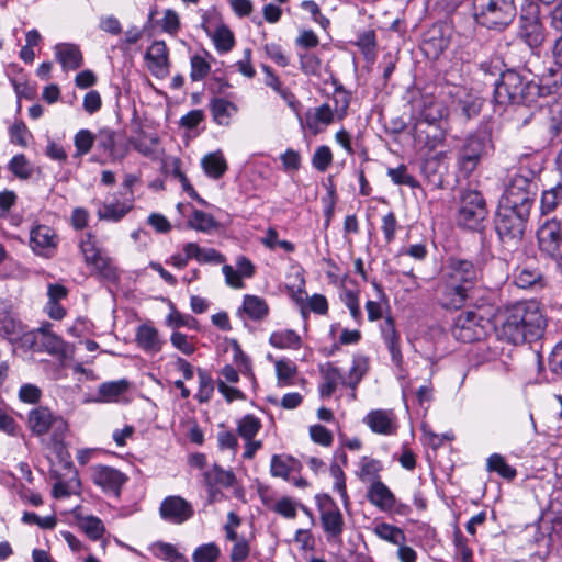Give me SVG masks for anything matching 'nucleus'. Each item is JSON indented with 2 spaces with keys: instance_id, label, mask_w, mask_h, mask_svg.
<instances>
[{
  "instance_id": "f257e3e1",
  "label": "nucleus",
  "mask_w": 562,
  "mask_h": 562,
  "mask_svg": "<svg viewBox=\"0 0 562 562\" xmlns=\"http://www.w3.org/2000/svg\"><path fill=\"white\" fill-rule=\"evenodd\" d=\"M546 326L547 319L539 302L519 301L499 312L495 333L499 340L520 345L539 339Z\"/></svg>"
},
{
  "instance_id": "f03ea898",
  "label": "nucleus",
  "mask_w": 562,
  "mask_h": 562,
  "mask_svg": "<svg viewBox=\"0 0 562 562\" xmlns=\"http://www.w3.org/2000/svg\"><path fill=\"white\" fill-rule=\"evenodd\" d=\"M539 98L536 82L516 69H507L494 83V101L498 105L531 108Z\"/></svg>"
},
{
  "instance_id": "7ed1b4c3",
  "label": "nucleus",
  "mask_w": 562,
  "mask_h": 562,
  "mask_svg": "<svg viewBox=\"0 0 562 562\" xmlns=\"http://www.w3.org/2000/svg\"><path fill=\"white\" fill-rule=\"evenodd\" d=\"M538 171L520 166L507 176L499 203L531 210L538 191Z\"/></svg>"
},
{
  "instance_id": "20e7f679",
  "label": "nucleus",
  "mask_w": 562,
  "mask_h": 562,
  "mask_svg": "<svg viewBox=\"0 0 562 562\" xmlns=\"http://www.w3.org/2000/svg\"><path fill=\"white\" fill-rule=\"evenodd\" d=\"M494 144L485 131L470 133L457 150V167L464 177H470L481 162L492 155Z\"/></svg>"
},
{
  "instance_id": "39448f33",
  "label": "nucleus",
  "mask_w": 562,
  "mask_h": 562,
  "mask_svg": "<svg viewBox=\"0 0 562 562\" xmlns=\"http://www.w3.org/2000/svg\"><path fill=\"white\" fill-rule=\"evenodd\" d=\"M475 22L486 29L502 31L516 16L515 0H471Z\"/></svg>"
},
{
  "instance_id": "423d86ee",
  "label": "nucleus",
  "mask_w": 562,
  "mask_h": 562,
  "mask_svg": "<svg viewBox=\"0 0 562 562\" xmlns=\"http://www.w3.org/2000/svg\"><path fill=\"white\" fill-rule=\"evenodd\" d=\"M531 210L498 203L494 225L503 243H517L522 239Z\"/></svg>"
},
{
  "instance_id": "0eeeda50",
  "label": "nucleus",
  "mask_w": 562,
  "mask_h": 562,
  "mask_svg": "<svg viewBox=\"0 0 562 562\" xmlns=\"http://www.w3.org/2000/svg\"><path fill=\"white\" fill-rule=\"evenodd\" d=\"M27 427L32 435L42 437L53 431L52 448L57 451L61 449L65 435L67 432V423L46 406H37L27 414Z\"/></svg>"
},
{
  "instance_id": "6e6552de",
  "label": "nucleus",
  "mask_w": 562,
  "mask_h": 562,
  "mask_svg": "<svg viewBox=\"0 0 562 562\" xmlns=\"http://www.w3.org/2000/svg\"><path fill=\"white\" fill-rule=\"evenodd\" d=\"M488 214L485 199L476 190H465L460 196V205L457 214L459 226L477 231Z\"/></svg>"
},
{
  "instance_id": "1a4fd4ad",
  "label": "nucleus",
  "mask_w": 562,
  "mask_h": 562,
  "mask_svg": "<svg viewBox=\"0 0 562 562\" xmlns=\"http://www.w3.org/2000/svg\"><path fill=\"white\" fill-rule=\"evenodd\" d=\"M537 244L541 255L552 259L562 273V222L557 217L546 220L537 229Z\"/></svg>"
},
{
  "instance_id": "9d476101",
  "label": "nucleus",
  "mask_w": 562,
  "mask_h": 562,
  "mask_svg": "<svg viewBox=\"0 0 562 562\" xmlns=\"http://www.w3.org/2000/svg\"><path fill=\"white\" fill-rule=\"evenodd\" d=\"M316 504L321 513V522L328 541L341 543L344 532V516L329 495H316Z\"/></svg>"
},
{
  "instance_id": "9b49d317",
  "label": "nucleus",
  "mask_w": 562,
  "mask_h": 562,
  "mask_svg": "<svg viewBox=\"0 0 562 562\" xmlns=\"http://www.w3.org/2000/svg\"><path fill=\"white\" fill-rule=\"evenodd\" d=\"M480 274L481 272L476 265L471 260L461 258H450L443 272V277L464 286L469 291L475 286Z\"/></svg>"
},
{
  "instance_id": "f8f14e48",
  "label": "nucleus",
  "mask_w": 562,
  "mask_h": 562,
  "mask_svg": "<svg viewBox=\"0 0 562 562\" xmlns=\"http://www.w3.org/2000/svg\"><path fill=\"white\" fill-rule=\"evenodd\" d=\"M483 317L474 312L460 314L453 322L451 335L456 340L470 344L481 339L484 334V327L481 325Z\"/></svg>"
},
{
  "instance_id": "ddd939ff",
  "label": "nucleus",
  "mask_w": 562,
  "mask_h": 562,
  "mask_svg": "<svg viewBox=\"0 0 562 562\" xmlns=\"http://www.w3.org/2000/svg\"><path fill=\"white\" fill-rule=\"evenodd\" d=\"M92 482L105 493L119 496L122 486L127 482V476L115 468L109 465H94L91 468Z\"/></svg>"
},
{
  "instance_id": "4468645a",
  "label": "nucleus",
  "mask_w": 562,
  "mask_h": 562,
  "mask_svg": "<svg viewBox=\"0 0 562 562\" xmlns=\"http://www.w3.org/2000/svg\"><path fill=\"white\" fill-rule=\"evenodd\" d=\"M469 290L442 276L437 288L439 304L446 310L463 307L469 297Z\"/></svg>"
},
{
  "instance_id": "2eb2a0df",
  "label": "nucleus",
  "mask_w": 562,
  "mask_h": 562,
  "mask_svg": "<svg viewBox=\"0 0 562 562\" xmlns=\"http://www.w3.org/2000/svg\"><path fill=\"white\" fill-rule=\"evenodd\" d=\"M518 35L533 54H538L546 41V30L536 12L529 16H520Z\"/></svg>"
},
{
  "instance_id": "dca6fc26",
  "label": "nucleus",
  "mask_w": 562,
  "mask_h": 562,
  "mask_svg": "<svg viewBox=\"0 0 562 562\" xmlns=\"http://www.w3.org/2000/svg\"><path fill=\"white\" fill-rule=\"evenodd\" d=\"M160 517L171 524H183L189 520L193 514L192 505L181 496H167L159 507Z\"/></svg>"
},
{
  "instance_id": "f3484780",
  "label": "nucleus",
  "mask_w": 562,
  "mask_h": 562,
  "mask_svg": "<svg viewBox=\"0 0 562 562\" xmlns=\"http://www.w3.org/2000/svg\"><path fill=\"white\" fill-rule=\"evenodd\" d=\"M58 236L47 225H36L30 232V247L38 256L49 258L54 255Z\"/></svg>"
},
{
  "instance_id": "a211bd4d",
  "label": "nucleus",
  "mask_w": 562,
  "mask_h": 562,
  "mask_svg": "<svg viewBox=\"0 0 562 562\" xmlns=\"http://www.w3.org/2000/svg\"><path fill=\"white\" fill-rule=\"evenodd\" d=\"M169 52L164 41H155L145 54V61L150 74L159 79L169 75Z\"/></svg>"
},
{
  "instance_id": "6ab92c4d",
  "label": "nucleus",
  "mask_w": 562,
  "mask_h": 562,
  "mask_svg": "<svg viewBox=\"0 0 562 562\" xmlns=\"http://www.w3.org/2000/svg\"><path fill=\"white\" fill-rule=\"evenodd\" d=\"M372 432L391 436L397 431L396 415L391 409H372L363 418Z\"/></svg>"
},
{
  "instance_id": "aec40b11",
  "label": "nucleus",
  "mask_w": 562,
  "mask_h": 562,
  "mask_svg": "<svg viewBox=\"0 0 562 562\" xmlns=\"http://www.w3.org/2000/svg\"><path fill=\"white\" fill-rule=\"evenodd\" d=\"M513 278L514 283L520 289L537 291L546 286V279L541 271L530 266L517 267Z\"/></svg>"
},
{
  "instance_id": "412c9836",
  "label": "nucleus",
  "mask_w": 562,
  "mask_h": 562,
  "mask_svg": "<svg viewBox=\"0 0 562 562\" xmlns=\"http://www.w3.org/2000/svg\"><path fill=\"white\" fill-rule=\"evenodd\" d=\"M335 117L336 114L331 106L328 103H323L317 108L310 109L305 113V125L314 134H317L322 131V126L331 124Z\"/></svg>"
},
{
  "instance_id": "4be33fe9",
  "label": "nucleus",
  "mask_w": 562,
  "mask_h": 562,
  "mask_svg": "<svg viewBox=\"0 0 562 562\" xmlns=\"http://www.w3.org/2000/svg\"><path fill=\"white\" fill-rule=\"evenodd\" d=\"M54 50L56 59L64 70H75L81 67L83 57L77 45L60 43L55 46Z\"/></svg>"
},
{
  "instance_id": "5701e85b",
  "label": "nucleus",
  "mask_w": 562,
  "mask_h": 562,
  "mask_svg": "<svg viewBox=\"0 0 562 562\" xmlns=\"http://www.w3.org/2000/svg\"><path fill=\"white\" fill-rule=\"evenodd\" d=\"M323 382L319 385L322 397H330L339 384L342 385L345 375L331 362H327L319 368Z\"/></svg>"
},
{
  "instance_id": "b1692460",
  "label": "nucleus",
  "mask_w": 562,
  "mask_h": 562,
  "mask_svg": "<svg viewBox=\"0 0 562 562\" xmlns=\"http://www.w3.org/2000/svg\"><path fill=\"white\" fill-rule=\"evenodd\" d=\"M539 210L541 215L562 212V178L541 192Z\"/></svg>"
},
{
  "instance_id": "393cba45",
  "label": "nucleus",
  "mask_w": 562,
  "mask_h": 562,
  "mask_svg": "<svg viewBox=\"0 0 562 562\" xmlns=\"http://www.w3.org/2000/svg\"><path fill=\"white\" fill-rule=\"evenodd\" d=\"M367 497L371 504L381 510H390L395 505V496L381 481H375L368 490Z\"/></svg>"
},
{
  "instance_id": "a878e982",
  "label": "nucleus",
  "mask_w": 562,
  "mask_h": 562,
  "mask_svg": "<svg viewBox=\"0 0 562 562\" xmlns=\"http://www.w3.org/2000/svg\"><path fill=\"white\" fill-rule=\"evenodd\" d=\"M539 90V97L555 94L562 87V68L549 67L540 76L539 82H536Z\"/></svg>"
},
{
  "instance_id": "bb28decb",
  "label": "nucleus",
  "mask_w": 562,
  "mask_h": 562,
  "mask_svg": "<svg viewBox=\"0 0 562 562\" xmlns=\"http://www.w3.org/2000/svg\"><path fill=\"white\" fill-rule=\"evenodd\" d=\"M133 209V200L124 199V201H110L104 202L102 207L98 211L100 220L119 222Z\"/></svg>"
},
{
  "instance_id": "cd10ccee",
  "label": "nucleus",
  "mask_w": 562,
  "mask_h": 562,
  "mask_svg": "<svg viewBox=\"0 0 562 562\" xmlns=\"http://www.w3.org/2000/svg\"><path fill=\"white\" fill-rule=\"evenodd\" d=\"M137 345L146 352L156 353L161 350L162 342L155 327L143 324L136 331Z\"/></svg>"
},
{
  "instance_id": "c85d7f7f",
  "label": "nucleus",
  "mask_w": 562,
  "mask_h": 562,
  "mask_svg": "<svg viewBox=\"0 0 562 562\" xmlns=\"http://www.w3.org/2000/svg\"><path fill=\"white\" fill-rule=\"evenodd\" d=\"M204 481L207 487H232L236 483V476L231 470H224L218 464H213L204 472Z\"/></svg>"
},
{
  "instance_id": "c756f323",
  "label": "nucleus",
  "mask_w": 562,
  "mask_h": 562,
  "mask_svg": "<svg viewBox=\"0 0 562 562\" xmlns=\"http://www.w3.org/2000/svg\"><path fill=\"white\" fill-rule=\"evenodd\" d=\"M369 371V360L366 356L356 355L352 359V366L349 369L348 374L342 381V385L355 391L363 376Z\"/></svg>"
},
{
  "instance_id": "7c9ffc66",
  "label": "nucleus",
  "mask_w": 562,
  "mask_h": 562,
  "mask_svg": "<svg viewBox=\"0 0 562 562\" xmlns=\"http://www.w3.org/2000/svg\"><path fill=\"white\" fill-rule=\"evenodd\" d=\"M456 95L458 97L459 110L467 120H471L479 115L483 104L481 98L468 93L465 89H458Z\"/></svg>"
},
{
  "instance_id": "2f4dec72",
  "label": "nucleus",
  "mask_w": 562,
  "mask_h": 562,
  "mask_svg": "<svg viewBox=\"0 0 562 562\" xmlns=\"http://www.w3.org/2000/svg\"><path fill=\"white\" fill-rule=\"evenodd\" d=\"M383 340L391 353L392 361L400 366L403 357L400 348V335L394 327V323L391 318H387L385 326L382 329Z\"/></svg>"
},
{
  "instance_id": "473e14b6",
  "label": "nucleus",
  "mask_w": 562,
  "mask_h": 562,
  "mask_svg": "<svg viewBox=\"0 0 562 562\" xmlns=\"http://www.w3.org/2000/svg\"><path fill=\"white\" fill-rule=\"evenodd\" d=\"M78 527L91 539L99 540L105 532L103 521L93 515H75Z\"/></svg>"
},
{
  "instance_id": "72a5a7b5",
  "label": "nucleus",
  "mask_w": 562,
  "mask_h": 562,
  "mask_svg": "<svg viewBox=\"0 0 562 562\" xmlns=\"http://www.w3.org/2000/svg\"><path fill=\"white\" fill-rule=\"evenodd\" d=\"M130 382L126 379L117 381L104 382L99 385L98 401L100 402H116L120 396L127 392Z\"/></svg>"
},
{
  "instance_id": "f704fd0d",
  "label": "nucleus",
  "mask_w": 562,
  "mask_h": 562,
  "mask_svg": "<svg viewBox=\"0 0 562 562\" xmlns=\"http://www.w3.org/2000/svg\"><path fill=\"white\" fill-rule=\"evenodd\" d=\"M201 165L206 176L213 179H220L227 170L226 160L220 150L205 155Z\"/></svg>"
},
{
  "instance_id": "c9c22d12",
  "label": "nucleus",
  "mask_w": 562,
  "mask_h": 562,
  "mask_svg": "<svg viewBox=\"0 0 562 562\" xmlns=\"http://www.w3.org/2000/svg\"><path fill=\"white\" fill-rule=\"evenodd\" d=\"M211 113L213 120L218 125H228L231 116L237 111L236 105L223 98H215L211 101L210 104Z\"/></svg>"
},
{
  "instance_id": "e433bc0d",
  "label": "nucleus",
  "mask_w": 562,
  "mask_h": 562,
  "mask_svg": "<svg viewBox=\"0 0 562 562\" xmlns=\"http://www.w3.org/2000/svg\"><path fill=\"white\" fill-rule=\"evenodd\" d=\"M269 342L278 349H299L301 347V337L292 329H284L272 333Z\"/></svg>"
},
{
  "instance_id": "4c0bfd02",
  "label": "nucleus",
  "mask_w": 562,
  "mask_h": 562,
  "mask_svg": "<svg viewBox=\"0 0 562 562\" xmlns=\"http://www.w3.org/2000/svg\"><path fill=\"white\" fill-rule=\"evenodd\" d=\"M278 386L285 387L294 384L297 375L296 364L289 359H280L274 362Z\"/></svg>"
},
{
  "instance_id": "58836bf2",
  "label": "nucleus",
  "mask_w": 562,
  "mask_h": 562,
  "mask_svg": "<svg viewBox=\"0 0 562 562\" xmlns=\"http://www.w3.org/2000/svg\"><path fill=\"white\" fill-rule=\"evenodd\" d=\"M299 462L290 456L274 454L271 458L270 472L272 476L289 480V474L294 471Z\"/></svg>"
},
{
  "instance_id": "ea45409f",
  "label": "nucleus",
  "mask_w": 562,
  "mask_h": 562,
  "mask_svg": "<svg viewBox=\"0 0 562 562\" xmlns=\"http://www.w3.org/2000/svg\"><path fill=\"white\" fill-rule=\"evenodd\" d=\"M243 310L254 321L265 318L269 312L266 301L256 295H245Z\"/></svg>"
},
{
  "instance_id": "a19ab883",
  "label": "nucleus",
  "mask_w": 562,
  "mask_h": 562,
  "mask_svg": "<svg viewBox=\"0 0 562 562\" xmlns=\"http://www.w3.org/2000/svg\"><path fill=\"white\" fill-rule=\"evenodd\" d=\"M334 85L335 90L333 93V111L336 114V117L340 121L347 115L348 108L351 101V94L344 88V86L340 82L335 80Z\"/></svg>"
},
{
  "instance_id": "79ce46f5",
  "label": "nucleus",
  "mask_w": 562,
  "mask_h": 562,
  "mask_svg": "<svg viewBox=\"0 0 562 562\" xmlns=\"http://www.w3.org/2000/svg\"><path fill=\"white\" fill-rule=\"evenodd\" d=\"M486 469L490 472H496L505 480H513L517 475L516 469L509 465L499 453H493L487 458Z\"/></svg>"
},
{
  "instance_id": "37998d69",
  "label": "nucleus",
  "mask_w": 562,
  "mask_h": 562,
  "mask_svg": "<svg viewBox=\"0 0 562 562\" xmlns=\"http://www.w3.org/2000/svg\"><path fill=\"white\" fill-rule=\"evenodd\" d=\"M90 266L100 278L111 282L119 280L117 269L108 256L101 254Z\"/></svg>"
},
{
  "instance_id": "c03bdc74",
  "label": "nucleus",
  "mask_w": 562,
  "mask_h": 562,
  "mask_svg": "<svg viewBox=\"0 0 562 562\" xmlns=\"http://www.w3.org/2000/svg\"><path fill=\"white\" fill-rule=\"evenodd\" d=\"M260 428V419L252 414L245 415L237 424V432L245 440L254 439Z\"/></svg>"
},
{
  "instance_id": "a18cd8bd",
  "label": "nucleus",
  "mask_w": 562,
  "mask_h": 562,
  "mask_svg": "<svg viewBox=\"0 0 562 562\" xmlns=\"http://www.w3.org/2000/svg\"><path fill=\"white\" fill-rule=\"evenodd\" d=\"M374 533L385 541H389L393 544H401L405 541V535L403 530L393 525L381 522L374 527Z\"/></svg>"
},
{
  "instance_id": "49530a36",
  "label": "nucleus",
  "mask_w": 562,
  "mask_h": 562,
  "mask_svg": "<svg viewBox=\"0 0 562 562\" xmlns=\"http://www.w3.org/2000/svg\"><path fill=\"white\" fill-rule=\"evenodd\" d=\"M356 45L360 48L366 60L373 63L375 59L376 37L373 30L366 31L358 35Z\"/></svg>"
},
{
  "instance_id": "de8ad7c7",
  "label": "nucleus",
  "mask_w": 562,
  "mask_h": 562,
  "mask_svg": "<svg viewBox=\"0 0 562 562\" xmlns=\"http://www.w3.org/2000/svg\"><path fill=\"white\" fill-rule=\"evenodd\" d=\"M8 169L19 179L26 180L33 175V168L25 155L19 154L11 158Z\"/></svg>"
},
{
  "instance_id": "09e8293b",
  "label": "nucleus",
  "mask_w": 562,
  "mask_h": 562,
  "mask_svg": "<svg viewBox=\"0 0 562 562\" xmlns=\"http://www.w3.org/2000/svg\"><path fill=\"white\" fill-rule=\"evenodd\" d=\"M188 225L195 231L210 232L216 228L217 223L211 214L200 210H194L188 221Z\"/></svg>"
},
{
  "instance_id": "8fccbe9b",
  "label": "nucleus",
  "mask_w": 562,
  "mask_h": 562,
  "mask_svg": "<svg viewBox=\"0 0 562 562\" xmlns=\"http://www.w3.org/2000/svg\"><path fill=\"white\" fill-rule=\"evenodd\" d=\"M445 115V108L434 101L425 102L418 117V123H427L429 125L436 124Z\"/></svg>"
},
{
  "instance_id": "3c124183",
  "label": "nucleus",
  "mask_w": 562,
  "mask_h": 562,
  "mask_svg": "<svg viewBox=\"0 0 562 562\" xmlns=\"http://www.w3.org/2000/svg\"><path fill=\"white\" fill-rule=\"evenodd\" d=\"M199 390L196 398L200 403H206L211 400L214 392V381L211 374L204 369H198Z\"/></svg>"
},
{
  "instance_id": "603ef678",
  "label": "nucleus",
  "mask_w": 562,
  "mask_h": 562,
  "mask_svg": "<svg viewBox=\"0 0 562 562\" xmlns=\"http://www.w3.org/2000/svg\"><path fill=\"white\" fill-rule=\"evenodd\" d=\"M154 554L158 559L168 562H188L186 557L173 544L167 542H157L154 546Z\"/></svg>"
},
{
  "instance_id": "864d4df0",
  "label": "nucleus",
  "mask_w": 562,
  "mask_h": 562,
  "mask_svg": "<svg viewBox=\"0 0 562 562\" xmlns=\"http://www.w3.org/2000/svg\"><path fill=\"white\" fill-rule=\"evenodd\" d=\"M441 159L438 156L426 158L420 167L422 173L434 184L441 183Z\"/></svg>"
},
{
  "instance_id": "5fc2aeb1",
  "label": "nucleus",
  "mask_w": 562,
  "mask_h": 562,
  "mask_svg": "<svg viewBox=\"0 0 562 562\" xmlns=\"http://www.w3.org/2000/svg\"><path fill=\"white\" fill-rule=\"evenodd\" d=\"M94 142V134H92L89 130L83 128L78 131L74 137V144L76 147L74 157L80 158L88 154L91 150Z\"/></svg>"
},
{
  "instance_id": "6e6d98bb",
  "label": "nucleus",
  "mask_w": 562,
  "mask_h": 562,
  "mask_svg": "<svg viewBox=\"0 0 562 562\" xmlns=\"http://www.w3.org/2000/svg\"><path fill=\"white\" fill-rule=\"evenodd\" d=\"M221 555V550L215 542H209L199 546L193 554V562H216Z\"/></svg>"
},
{
  "instance_id": "4d7b16f0",
  "label": "nucleus",
  "mask_w": 562,
  "mask_h": 562,
  "mask_svg": "<svg viewBox=\"0 0 562 562\" xmlns=\"http://www.w3.org/2000/svg\"><path fill=\"white\" fill-rule=\"evenodd\" d=\"M387 176L395 184L398 186H407L413 189L419 186L418 181L407 172V167L405 165L387 169Z\"/></svg>"
},
{
  "instance_id": "13d9d810",
  "label": "nucleus",
  "mask_w": 562,
  "mask_h": 562,
  "mask_svg": "<svg viewBox=\"0 0 562 562\" xmlns=\"http://www.w3.org/2000/svg\"><path fill=\"white\" fill-rule=\"evenodd\" d=\"M166 324L167 326L175 329L180 327H187L191 329L198 328V321L193 316L181 314L175 308H172V311L166 317Z\"/></svg>"
},
{
  "instance_id": "bf43d9fd",
  "label": "nucleus",
  "mask_w": 562,
  "mask_h": 562,
  "mask_svg": "<svg viewBox=\"0 0 562 562\" xmlns=\"http://www.w3.org/2000/svg\"><path fill=\"white\" fill-rule=\"evenodd\" d=\"M504 71L505 70H502L501 64L497 59L485 60L479 65V74L482 76L483 80L491 79L492 86H494L496 81H499Z\"/></svg>"
},
{
  "instance_id": "052dcab7",
  "label": "nucleus",
  "mask_w": 562,
  "mask_h": 562,
  "mask_svg": "<svg viewBox=\"0 0 562 562\" xmlns=\"http://www.w3.org/2000/svg\"><path fill=\"white\" fill-rule=\"evenodd\" d=\"M333 162V154L328 146L317 147L312 157V166L319 172H324Z\"/></svg>"
},
{
  "instance_id": "680f3d73",
  "label": "nucleus",
  "mask_w": 562,
  "mask_h": 562,
  "mask_svg": "<svg viewBox=\"0 0 562 562\" xmlns=\"http://www.w3.org/2000/svg\"><path fill=\"white\" fill-rule=\"evenodd\" d=\"M213 41L217 50L223 53L229 52L234 46V35L225 25H221L215 30Z\"/></svg>"
},
{
  "instance_id": "e2e57ef3",
  "label": "nucleus",
  "mask_w": 562,
  "mask_h": 562,
  "mask_svg": "<svg viewBox=\"0 0 562 562\" xmlns=\"http://www.w3.org/2000/svg\"><path fill=\"white\" fill-rule=\"evenodd\" d=\"M38 345L50 355H59L65 351L64 340L54 333H47L44 337H40Z\"/></svg>"
},
{
  "instance_id": "0e129e2a",
  "label": "nucleus",
  "mask_w": 562,
  "mask_h": 562,
  "mask_svg": "<svg viewBox=\"0 0 562 562\" xmlns=\"http://www.w3.org/2000/svg\"><path fill=\"white\" fill-rule=\"evenodd\" d=\"M42 390L32 383L22 384L18 392V397L22 403L34 405L42 398Z\"/></svg>"
},
{
  "instance_id": "69168bd1",
  "label": "nucleus",
  "mask_w": 562,
  "mask_h": 562,
  "mask_svg": "<svg viewBox=\"0 0 562 562\" xmlns=\"http://www.w3.org/2000/svg\"><path fill=\"white\" fill-rule=\"evenodd\" d=\"M300 69L307 76L317 75L321 68L319 58L312 53H301Z\"/></svg>"
},
{
  "instance_id": "338daca9",
  "label": "nucleus",
  "mask_w": 562,
  "mask_h": 562,
  "mask_svg": "<svg viewBox=\"0 0 562 562\" xmlns=\"http://www.w3.org/2000/svg\"><path fill=\"white\" fill-rule=\"evenodd\" d=\"M210 72L209 63L201 56L194 55L191 57V72L190 77L193 81H200L204 79Z\"/></svg>"
},
{
  "instance_id": "774afa93",
  "label": "nucleus",
  "mask_w": 562,
  "mask_h": 562,
  "mask_svg": "<svg viewBox=\"0 0 562 562\" xmlns=\"http://www.w3.org/2000/svg\"><path fill=\"white\" fill-rule=\"evenodd\" d=\"M549 370L562 380V344L555 345L548 358Z\"/></svg>"
}]
</instances>
